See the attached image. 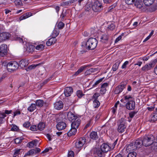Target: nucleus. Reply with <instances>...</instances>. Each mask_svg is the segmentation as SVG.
Masks as SVG:
<instances>
[{
    "instance_id": "24",
    "label": "nucleus",
    "mask_w": 157,
    "mask_h": 157,
    "mask_svg": "<svg viewBox=\"0 0 157 157\" xmlns=\"http://www.w3.org/2000/svg\"><path fill=\"white\" fill-rule=\"evenodd\" d=\"M38 142V141L37 140H34L31 142L28 143L27 144V146L30 148H32L34 146H36Z\"/></svg>"
},
{
    "instance_id": "23",
    "label": "nucleus",
    "mask_w": 157,
    "mask_h": 157,
    "mask_svg": "<svg viewBox=\"0 0 157 157\" xmlns=\"http://www.w3.org/2000/svg\"><path fill=\"white\" fill-rule=\"evenodd\" d=\"M109 36L106 34L102 35L101 37V41L104 43H107L108 41Z\"/></svg>"
},
{
    "instance_id": "30",
    "label": "nucleus",
    "mask_w": 157,
    "mask_h": 157,
    "mask_svg": "<svg viewBox=\"0 0 157 157\" xmlns=\"http://www.w3.org/2000/svg\"><path fill=\"white\" fill-rule=\"evenodd\" d=\"M152 64L150 63L148 65L146 64L142 68V71H148L150 70L152 67Z\"/></svg>"
},
{
    "instance_id": "19",
    "label": "nucleus",
    "mask_w": 157,
    "mask_h": 157,
    "mask_svg": "<svg viewBox=\"0 0 157 157\" xmlns=\"http://www.w3.org/2000/svg\"><path fill=\"white\" fill-rule=\"evenodd\" d=\"M134 145L137 147V149L139 148L142 145H143V143L142 140L138 139L133 142Z\"/></svg>"
},
{
    "instance_id": "52",
    "label": "nucleus",
    "mask_w": 157,
    "mask_h": 157,
    "mask_svg": "<svg viewBox=\"0 0 157 157\" xmlns=\"http://www.w3.org/2000/svg\"><path fill=\"white\" fill-rule=\"evenodd\" d=\"M104 78H101L97 80L94 84L93 85V87H94L96 86L97 85H98L99 83L100 82H101L103 79Z\"/></svg>"
},
{
    "instance_id": "25",
    "label": "nucleus",
    "mask_w": 157,
    "mask_h": 157,
    "mask_svg": "<svg viewBox=\"0 0 157 157\" xmlns=\"http://www.w3.org/2000/svg\"><path fill=\"white\" fill-rule=\"evenodd\" d=\"M90 136L91 139L94 140H97L98 137L97 132L94 131H92L90 133Z\"/></svg>"
},
{
    "instance_id": "45",
    "label": "nucleus",
    "mask_w": 157,
    "mask_h": 157,
    "mask_svg": "<svg viewBox=\"0 0 157 157\" xmlns=\"http://www.w3.org/2000/svg\"><path fill=\"white\" fill-rule=\"evenodd\" d=\"M107 28L108 29L113 30L115 29V25L114 24L111 23L110 24L108 25Z\"/></svg>"
},
{
    "instance_id": "3",
    "label": "nucleus",
    "mask_w": 157,
    "mask_h": 157,
    "mask_svg": "<svg viewBox=\"0 0 157 157\" xmlns=\"http://www.w3.org/2000/svg\"><path fill=\"white\" fill-rule=\"evenodd\" d=\"M118 132L120 133L123 132L126 129L127 125L126 121L124 118H121L117 122Z\"/></svg>"
},
{
    "instance_id": "53",
    "label": "nucleus",
    "mask_w": 157,
    "mask_h": 157,
    "mask_svg": "<svg viewBox=\"0 0 157 157\" xmlns=\"http://www.w3.org/2000/svg\"><path fill=\"white\" fill-rule=\"evenodd\" d=\"M22 140V139L21 138H17L16 139H14V141L16 144H17L21 143Z\"/></svg>"
},
{
    "instance_id": "39",
    "label": "nucleus",
    "mask_w": 157,
    "mask_h": 157,
    "mask_svg": "<svg viewBox=\"0 0 157 157\" xmlns=\"http://www.w3.org/2000/svg\"><path fill=\"white\" fill-rule=\"evenodd\" d=\"M59 30L58 29H54L52 34V37H54L56 38V37L59 35Z\"/></svg>"
},
{
    "instance_id": "35",
    "label": "nucleus",
    "mask_w": 157,
    "mask_h": 157,
    "mask_svg": "<svg viewBox=\"0 0 157 157\" xmlns=\"http://www.w3.org/2000/svg\"><path fill=\"white\" fill-rule=\"evenodd\" d=\"M97 71V69L95 68H91L89 69V70H87L85 72V74L86 75L88 74H90L92 72H94L96 71Z\"/></svg>"
},
{
    "instance_id": "58",
    "label": "nucleus",
    "mask_w": 157,
    "mask_h": 157,
    "mask_svg": "<svg viewBox=\"0 0 157 157\" xmlns=\"http://www.w3.org/2000/svg\"><path fill=\"white\" fill-rule=\"evenodd\" d=\"M157 105V104H155L153 106H151L150 107H148L147 108V109L150 111H152L154 110V109L155 108V106Z\"/></svg>"
},
{
    "instance_id": "14",
    "label": "nucleus",
    "mask_w": 157,
    "mask_h": 157,
    "mask_svg": "<svg viewBox=\"0 0 157 157\" xmlns=\"http://www.w3.org/2000/svg\"><path fill=\"white\" fill-rule=\"evenodd\" d=\"M73 92V89L71 87H67L65 88L64 91V93L66 97H69Z\"/></svg>"
},
{
    "instance_id": "64",
    "label": "nucleus",
    "mask_w": 157,
    "mask_h": 157,
    "mask_svg": "<svg viewBox=\"0 0 157 157\" xmlns=\"http://www.w3.org/2000/svg\"><path fill=\"white\" fill-rule=\"evenodd\" d=\"M122 38V35L119 36L118 37H117L115 40L114 43H116L118 42L119 41H120Z\"/></svg>"
},
{
    "instance_id": "8",
    "label": "nucleus",
    "mask_w": 157,
    "mask_h": 157,
    "mask_svg": "<svg viewBox=\"0 0 157 157\" xmlns=\"http://www.w3.org/2000/svg\"><path fill=\"white\" fill-rule=\"evenodd\" d=\"M7 53V47L6 44H3L0 46V56L3 57Z\"/></svg>"
},
{
    "instance_id": "32",
    "label": "nucleus",
    "mask_w": 157,
    "mask_h": 157,
    "mask_svg": "<svg viewBox=\"0 0 157 157\" xmlns=\"http://www.w3.org/2000/svg\"><path fill=\"white\" fill-rule=\"evenodd\" d=\"M37 127V130L42 131L45 128V124L43 122H40L38 124Z\"/></svg>"
},
{
    "instance_id": "60",
    "label": "nucleus",
    "mask_w": 157,
    "mask_h": 157,
    "mask_svg": "<svg viewBox=\"0 0 157 157\" xmlns=\"http://www.w3.org/2000/svg\"><path fill=\"white\" fill-rule=\"evenodd\" d=\"M74 153L72 151H69L68 155V157H74Z\"/></svg>"
},
{
    "instance_id": "50",
    "label": "nucleus",
    "mask_w": 157,
    "mask_h": 157,
    "mask_svg": "<svg viewBox=\"0 0 157 157\" xmlns=\"http://www.w3.org/2000/svg\"><path fill=\"white\" fill-rule=\"evenodd\" d=\"M136 0H125L126 4L128 5H131L134 4Z\"/></svg>"
},
{
    "instance_id": "61",
    "label": "nucleus",
    "mask_w": 157,
    "mask_h": 157,
    "mask_svg": "<svg viewBox=\"0 0 157 157\" xmlns=\"http://www.w3.org/2000/svg\"><path fill=\"white\" fill-rule=\"evenodd\" d=\"M151 145H152V147L154 149H157V142H155L153 141V143Z\"/></svg>"
},
{
    "instance_id": "10",
    "label": "nucleus",
    "mask_w": 157,
    "mask_h": 157,
    "mask_svg": "<svg viewBox=\"0 0 157 157\" xmlns=\"http://www.w3.org/2000/svg\"><path fill=\"white\" fill-rule=\"evenodd\" d=\"M10 36V34L8 33H2L0 34V42L8 39Z\"/></svg>"
},
{
    "instance_id": "9",
    "label": "nucleus",
    "mask_w": 157,
    "mask_h": 157,
    "mask_svg": "<svg viewBox=\"0 0 157 157\" xmlns=\"http://www.w3.org/2000/svg\"><path fill=\"white\" fill-rule=\"evenodd\" d=\"M134 3L135 6L136 8L139 9H141V10L143 11L145 10V9L144 8L145 6H143V2L141 0H136Z\"/></svg>"
},
{
    "instance_id": "18",
    "label": "nucleus",
    "mask_w": 157,
    "mask_h": 157,
    "mask_svg": "<svg viewBox=\"0 0 157 157\" xmlns=\"http://www.w3.org/2000/svg\"><path fill=\"white\" fill-rule=\"evenodd\" d=\"M66 127V123L63 122H61L58 123L56 128L59 130H61L64 129Z\"/></svg>"
},
{
    "instance_id": "13",
    "label": "nucleus",
    "mask_w": 157,
    "mask_h": 157,
    "mask_svg": "<svg viewBox=\"0 0 157 157\" xmlns=\"http://www.w3.org/2000/svg\"><path fill=\"white\" fill-rule=\"evenodd\" d=\"M100 148L103 152L105 153L110 150L111 147L107 144H103L101 146Z\"/></svg>"
},
{
    "instance_id": "5",
    "label": "nucleus",
    "mask_w": 157,
    "mask_h": 157,
    "mask_svg": "<svg viewBox=\"0 0 157 157\" xmlns=\"http://www.w3.org/2000/svg\"><path fill=\"white\" fill-rule=\"evenodd\" d=\"M19 65L15 61H11L7 65V68L9 71H14L17 69Z\"/></svg>"
},
{
    "instance_id": "63",
    "label": "nucleus",
    "mask_w": 157,
    "mask_h": 157,
    "mask_svg": "<svg viewBox=\"0 0 157 157\" xmlns=\"http://www.w3.org/2000/svg\"><path fill=\"white\" fill-rule=\"evenodd\" d=\"M116 5V4L115 3L110 6L109 8V11H111L115 7Z\"/></svg>"
},
{
    "instance_id": "1",
    "label": "nucleus",
    "mask_w": 157,
    "mask_h": 157,
    "mask_svg": "<svg viewBox=\"0 0 157 157\" xmlns=\"http://www.w3.org/2000/svg\"><path fill=\"white\" fill-rule=\"evenodd\" d=\"M124 100L127 103L125 105L126 108L129 110H132L135 108V102L134 99L130 95L124 96Z\"/></svg>"
},
{
    "instance_id": "62",
    "label": "nucleus",
    "mask_w": 157,
    "mask_h": 157,
    "mask_svg": "<svg viewBox=\"0 0 157 157\" xmlns=\"http://www.w3.org/2000/svg\"><path fill=\"white\" fill-rule=\"evenodd\" d=\"M30 125V123L29 122H26L23 124V126L25 128H28Z\"/></svg>"
},
{
    "instance_id": "37",
    "label": "nucleus",
    "mask_w": 157,
    "mask_h": 157,
    "mask_svg": "<svg viewBox=\"0 0 157 157\" xmlns=\"http://www.w3.org/2000/svg\"><path fill=\"white\" fill-rule=\"evenodd\" d=\"M120 63V62L119 61H118L113 65L112 69L113 71H116L118 68Z\"/></svg>"
},
{
    "instance_id": "49",
    "label": "nucleus",
    "mask_w": 157,
    "mask_h": 157,
    "mask_svg": "<svg viewBox=\"0 0 157 157\" xmlns=\"http://www.w3.org/2000/svg\"><path fill=\"white\" fill-rule=\"evenodd\" d=\"M136 153L134 151L130 152L127 157H136Z\"/></svg>"
},
{
    "instance_id": "4",
    "label": "nucleus",
    "mask_w": 157,
    "mask_h": 157,
    "mask_svg": "<svg viewBox=\"0 0 157 157\" xmlns=\"http://www.w3.org/2000/svg\"><path fill=\"white\" fill-rule=\"evenodd\" d=\"M142 140L143 145L145 147L149 146L152 144L155 140L154 136L151 135L145 136Z\"/></svg>"
},
{
    "instance_id": "46",
    "label": "nucleus",
    "mask_w": 157,
    "mask_h": 157,
    "mask_svg": "<svg viewBox=\"0 0 157 157\" xmlns=\"http://www.w3.org/2000/svg\"><path fill=\"white\" fill-rule=\"evenodd\" d=\"M84 0H72L73 3H75L76 4H78L79 6L81 5V2Z\"/></svg>"
},
{
    "instance_id": "2",
    "label": "nucleus",
    "mask_w": 157,
    "mask_h": 157,
    "mask_svg": "<svg viewBox=\"0 0 157 157\" xmlns=\"http://www.w3.org/2000/svg\"><path fill=\"white\" fill-rule=\"evenodd\" d=\"M98 43V41L96 38H91L88 40L86 43L83 42L82 46H83V44H84L86 45L87 49L93 50L96 48Z\"/></svg>"
},
{
    "instance_id": "28",
    "label": "nucleus",
    "mask_w": 157,
    "mask_h": 157,
    "mask_svg": "<svg viewBox=\"0 0 157 157\" xmlns=\"http://www.w3.org/2000/svg\"><path fill=\"white\" fill-rule=\"evenodd\" d=\"M72 3H73L72 0H69L61 3V6L63 7L70 6Z\"/></svg>"
},
{
    "instance_id": "44",
    "label": "nucleus",
    "mask_w": 157,
    "mask_h": 157,
    "mask_svg": "<svg viewBox=\"0 0 157 157\" xmlns=\"http://www.w3.org/2000/svg\"><path fill=\"white\" fill-rule=\"evenodd\" d=\"M57 26L59 29H62L64 26V24L61 21H60L57 23Z\"/></svg>"
},
{
    "instance_id": "17",
    "label": "nucleus",
    "mask_w": 157,
    "mask_h": 157,
    "mask_svg": "<svg viewBox=\"0 0 157 157\" xmlns=\"http://www.w3.org/2000/svg\"><path fill=\"white\" fill-rule=\"evenodd\" d=\"M80 119H78L77 120H75L73 121L71 124V127L78 128L80 123Z\"/></svg>"
},
{
    "instance_id": "31",
    "label": "nucleus",
    "mask_w": 157,
    "mask_h": 157,
    "mask_svg": "<svg viewBox=\"0 0 157 157\" xmlns=\"http://www.w3.org/2000/svg\"><path fill=\"white\" fill-rule=\"evenodd\" d=\"M34 49L35 47L34 46L32 45H29L27 47L26 51L29 53H32L34 51Z\"/></svg>"
},
{
    "instance_id": "16",
    "label": "nucleus",
    "mask_w": 157,
    "mask_h": 157,
    "mask_svg": "<svg viewBox=\"0 0 157 157\" xmlns=\"http://www.w3.org/2000/svg\"><path fill=\"white\" fill-rule=\"evenodd\" d=\"M67 117L69 121H72L77 118V117L71 112H69L67 113Z\"/></svg>"
},
{
    "instance_id": "26",
    "label": "nucleus",
    "mask_w": 157,
    "mask_h": 157,
    "mask_svg": "<svg viewBox=\"0 0 157 157\" xmlns=\"http://www.w3.org/2000/svg\"><path fill=\"white\" fill-rule=\"evenodd\" d=\"M28 62L26 60H21L19 63V66L21 68H23L25 67L27 65Z\"/></svg>"
},
{
    "instance_id": "48",
    "label": "nucleus",
    "mask_w": 157,
    "mask_h": 157,
    "mask_svg": "<svg viewBox=\"0 0 157 157\" xmlns=\"http://www.w3.org/2000/svg\"><path fill=\"white\" fill-rule=\"evenodd\" d=\"M14 2L17 6H22V3L21 0H15Z\"/></svg>"
},
{
    "instance_id": "29",
    "label": "nucleus",
    "mask_w": 157,
    "mask_h": 157,
    "mask_svg": "<svg viewBox=\"0 0 157 157\" xmlns=\"http://www.w3.org/2000/svg\"><path fill=\"white\" fill-rule=\"evenodd\" d=\"M77 129L74 127H71V129L68 133V136H71L75 135L77 131Z\"/></svg>"
},
{
    "instance_id": "7",
    "label": "nucleus",
    "mask_w": 157,
    "mask_h": 157,
    "mask_svg": "<svg viewBox=\"0 0 157 157\" xmlns=\"http://www.w3.org/2000/svg\"><path fill=\"white\" fill-rule=\"evenodd\" d=\"M86 139L85 137H82L77 140L75 143L76 148H79L82 147L86 142Z\"/></svg>"
},
{
    "instance_id": "56",
    "label": "nucleus",
    "mask_w": 157,
    "mask_h": 157,
    "mask_svg": "<svg viewBox=\"0 0 157 157\" xmlns=\"http://www.w3.org/2000/svg\"><path fill=\"white\" fill-rule=\"evenodd\" d=\"M21 149H16L15 150V151L14 152V154L13 155V157H16L17 155L20 154V151L21 150Z\"/></svg>"
},
{
    "instance_id": "54",
    "label": "nucleus",
    "mask_w": 157,
    "mask_h": 157,
    "mask_svg": "<svg viewBox=\"0 0 157 157\" xmlns=\"http://www.w3.org/2000/svg\"><path fill=\"white\" fill-rule=\"evenodd\" d=\"M137 112L132 111L129 113V117L131 118H132L137 113Z\"/></svg>"
},
{
    "instance_id": "34",
    "label": "nucleus",
    "mask_w": 157,
    "mask_h": 157,
    "mask_svg": "<svg viewBox=\"0 0 157 157\" xmlns=\"http://www.w3.org/2000/svg\"><path fill=\"white\" fill-rule=\"evenodd\" d=\"M155 0H144L143 2L145 5L147 6H149L154 2Z\"/></svg>"
},
{
    "instance_id": "20",
    "label": "nucleus",
    "mask_w": 157,
    "mask_h": 157,
    "mask_svg": "<svg viewBox=\"0 0 157 157\" xmlns=\"http://www.w3.org/2000/svg\"><path fill=\"white\" fill-rule=\"evenodd\" d=\"M91 65H85L83 66H82L78 70L75 72V73L73 75V76H76L78 75L79 74L82 72L86 68L88 67H90L91 66Z\"/></svg>"
},
{
    "instance_id": "36",
    "label": "nucleus",
    "mask_w": 157,
    "mask_h": 157,
    "mask_svg": "<svg viewBox=\"0 0 157 157\" xmlns=\"http://www.w3.org/2000/svg\"><path fill=\"white\" fill-rule=\"evenodd\" d=\"M36 108V105L35 104H32L27 109L29 111L32 112Z\"/></svg>"
},
{
    "instance_id": "40",
    "label": "nucleus",
    "mask_w": 157,
    "mask_h": 157,
    "mask_svg": "<svg viewBox=\"0 0 157 157\" xmlns=\"http://www.w3.org/2000/svg\"><path fill=\"white\" fill-rule=\"evenodd\" d=\"M35 150L34 149L30 150L25 154L24 157L26 156H30L34 154H35Z\"/></svg>"
},
{
    "instance_id": "33",
    "label": "nucleus",
    "mask_w": 157,
    "mask_h": 157,
    "mask_svg": "<svg viewBox=\"0 0 157 157\" xmlns=\"http://www.w3.org/2000/svg\"><path fill=\"white\" fill-rule=\"evenodd\" d=\"M44 103H45L44 102V101L42 100H38L36 101V106L40 107L42 106Z\"/></svg>"
},
{
    "instance_id": "21",
    "label": "nucleus",
    "mask_w": 157,
    "mask_h": 157,
    "mask_svg": "<svg viewBox=\"0 0 157 157\" xmlns=\"http://www.w3.org/2000/svg\"><path fill=\"white\" fill-rule=\"evenodd\" d=\"M56 40L54 37H52V38L49 39L48 41L47 42L46 44L48 46H50L56 43Z\"/></svg>"
},
{
    "instance_id": "11",
    "label": "nucleus",
    "mask_w": 157,
    "mask_h": 157,
    "mask_svg": "<svg viewBox=\"0 0 157 157\" xmlns=\"http://www.w3.org/2000/svg\"><path fill=\"white\" fill-rule=\"evenodd\" d=\"M126 85L122 84L117 86L115 89L114 93L116 94H118L121 92L125 88Z\"/></svg>"
},
{
    "instance_id": "43",
    "label": "nucleus",
    "mask_w": 157,
    "mask_h": 157,
    "mask_svg": "<svg viewBox=\"0 0 157 157\" xmlns=\"http://www.w3.org/2000/svg\"><path fill=\"white\" fill-rule=\"evenodd\" d=\"M67 14V11L66 10H63L62 13L60 17L61 18V20L63 21L65 17H66Z\"/></svg>"
},
{
    "instance_id": "27",
    "label": "nucleus",
    "mask_w": 157,
    "mask_h": 157,
    "mask_svg": "<svg viewBox=\"0 0 157 157\" xmlns=\"http://www.w3.org/2000/svg\"><path fill=\"white\" fill-rule=\"evenodd\" d=\"M32 15V13L30 12H28L27 13L24 14L23 15H22V16H21L20 17V20H22L26 19L30 16H31Z\"/></svg>"
},
{
    "instance_id": "55",
    "label": "nucleus",
    "mask_w": 157,
    "mask_h": 157,
    "mask_svg": "<svg viewBox=\"0 0 157 157\" xmlns=\"http://www.w3.org/2000/svg\"><path fill=\"white\" fill-rule=\"evenodd\" d=\"M30 129L33 131H37V126L36 125H32L30 127Z\"/></svg>"
},
{
    "instance_id": "51",
    "label": "nucleus",
    "mask_w": 157,
    "mask_h": 157,
    "mask_svg": "<svg viewBox=\"0 0 157 157\" xmlns=\"http://www.w3.org/2000/svg\"><path fill=\"white\" fill-rule=\"evenodd\" d=\"M44 46L43 44H40L36 47V50H42L44 49Z\"/></svg>"
},
{
    "instance_id": "59",
    "label": "nucleus",
    "mask_w": 157,
    "mask_h": 157,
    "mask_svg": "<svg viewBox=\"0 0 157 157\" xmlns=\"http://www.w3.org/2000/svg\"><path fill=\"white\" fill-rule=\"evenodd\" d=\"M100 95L98 93H95L93 95V98L94 100H97L98 98L100 96Z\"/></svg>"
},
{
    "instance_id": "6",
    "label": "nucleus",
    "mask_w": 157,
    "mask_h": 157,
    "mask_svg": "<svg viewBox=\"0 0 157 157\" xmlns=\"http://www.w3.org/2000/svg\"><path fill=\"white\" fill-rule=\"evenodd\" d=\"M92 9L95 12L101 11L102 9V3L99 1H95L92 6Z\"/></svg>"
},
{
    "instance_id": "38",
    "label": "nucleus",
    "mask_w": 157,
    "mask_h": 157,
    "mask_svg": "<svg viewBox=\"0 0 157 157\" xmlns=\"http://www.w3.org/2000/svg\"><path fill=\"white\" fill-rule=\"evenodd\" d=\"M98 156L100 157H102L105 155V152H103L101 149H98L96 150Z\"/></svg>"
},
{
    "instance_id": "41",
    "label": "nucleus",
    "mask_w": 157,
    "mask_h": 157,
    "mask_svg": "<svg viewBox=\"0 0 157 157\" xmlns=\"http://www.w3.org/2000/svg\"><path fill=\"white\" fill-rule=\"evenodd\" d=\"M93 105L94 108H98L100 105V103L97 100H94L93 101Z\"/></svg>"
},
{
    "instance_id": "47",
    "label": "nucleus",
    "mask_w": 157,
    "mask_h": 157,
    "mask_svg": "<svg viewBox=\"0 0 157 157\" xmlns=\"http://www.w3.org/2000/svg\"><path fill=\"white\" fill-rule=\"evenodd\" d=\"M76 94L77 96L79 98H81L84 95L83 94L82 91L81 90H78L77 91Z\"/></svg>"
},
{
    "instance_id": "15",
    "label": "nucleus",
    "mask_w": 157,
    "mask_h": 157,
    "mask_svg": "<svg viewBox=\"0 0 157 157\" xmlns=\"http://www.w3.org/2000/svg\"><path fill=\"white\" fill-rule=\"evenodd\" d=\"M126 149L128 152L136 150L137 149V147L134 145V144L133 143H131L128 145L127 146Z\"/></svg>"
},
{
    "instance_id": "22",
    "label": "nucleus",
    "mask_w": 157,
    "mask_h": 157,
    "mask_svg": "<svg viewBox=\"0 0 157 157\" xmlns=\"http://www.w3.org/2000/svg\"><path fill=\"white\" fill-rule=\"evenodd\" d=\"M149 121L151 122H154L157 120V111L152 114L150 116Z\"/></svg>"
},
{
    "instance_id": "42",
    "label": "nucleus",
    "mask_w": 157,
    "mask_h": 157,
    "mask_svg": "<svg viewBox=\"0 0 157 157\" xmlns=\"http://www.w3.org/2000/svg\"><path fill=\"white\" fill-rule=\"evenodd\" d=\"M37 66V64H32L28 66L25 69L27 71H29L33 69H34Z\"/></svg>"
},
{
    "instance_id": "57",
    "label": "nucleus",
    "mask_w": 157,
    "mask_h": 157,
    "mask_svg": "<svg viewBox=\"0 0 157 157\" xmlns=\"http://www.w3.org/2000/svg\"><path fill=\"white\" fill-rule=\"evenodd\" d=\"M11 130L12 131H17L19 130V128L16 125H13V127L11 128Z\"/></svg>"
},
{
    "instance_id": "12",
    "label": "nucleus",
    "mask_w": 157,
    "mask_h": 157,
    "mask_svg": "<svg viewBox=\"0 0 157 157\" xmlns=\"http://www.w3.org/2000/svg\"><path fill=\"white\" fill-rule=\"evenodd\" d=\"M63 103L61 101L56 102L54 104V108L57 110H59L61 109L63 107Z\"/></svg>"
}]
</instances>
